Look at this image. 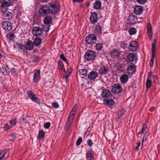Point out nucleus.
<instances>
[{
	"instance_id": "nucleus-1",
	"label": "nucleus",
	"mask_w": 160,
	"mask_h": 160,
	"mask_svg": "<svg viewBox=\"0 0 160 160\" xmlns=\"http://www.w3.org/2000/svg\"><path fill=\"white\" fill-rule=\"evenodd\" d=\"M49 7L46 6H42L38 10V14L40 17H43L50 13Z\"/></svg>"
},
{
	"instance_id": "nucleus-2",
	"label": "nucleus",
	"mask_w": 160,
	"mask_h": 160,
	"mask_svg": "<svg viewBox=\"0 0 160 160\" xmlns=\"http://www.w3.org/2000/svg\"><path fill=\"white\" fill-rule=\"evenodd\" d=\"M49 8L50 13L52 14H56L60 10V6L57 3L51 4Z\"/></svg>"
},
{
	"instance_id": "nucleus-3",
	"label": "nucleus",
	"mask_w": 160,
	"mask_h": 160,
	"mask_svg": "<svg viewBox=\"0 0 160 160\" xmlns=\"http://www.w3.org/2000/svg\"><path fill=\"white\" fill-rule=\"evenodd\" d=\"M86 41L89 44L92 45L97 41L96 36L93 34H90L85 38Z\"/></svg>"
},
{
	"instance_id": "nucleus-4",
	"label": "nucleus",
	"mask_w": 160,
	"mask_h": 160,
	"mask_svg": "<svg viewBox=\"0 0 160 160\" xmlns=\"http://www.w3.org/2000/svg\"><path fill=\"white\" fill-rule=\"evenodd\" d=\"M137 60V54L132 53L128 54L125 58V61L126 62L129 63L135 61Z\"/></svg>"
},
{
	"instance_id": "nucleus-5",
	"label": "nucleus",
	"mask_w": 160,
	"mask_h": 160,
	"mask_svg": "<svg viewBox=\"0 0 160 160\" xmlns=\"http://www.w3.org/2000/svg\"><path fill=\"white\" fill-rule=\"evenodd\" d=\"M27 95L29 98L34 102L38 104L41 103L40 100L37 98L34 93L31 91H28L27 92Z\"/></svg>"
},
{
	"instance_id": "nucleus-6",
	"label": "nucleus",
	"mask_w": 160,
	"mask_h": 160,
	"mask_svg": "<svg viewBox=\"0 0 160 160\" xmlns=\"http://www.w3.org/2000/svg\"><path fill=\"white\" fill-rule=\"evenodd\" d=\"M96 57L95 52L92 50L87 52L85 55V58L88 60H92Z\"/></svg>"
},
{
	"instance_id": "nucleus-7",
	"label": "nucleus",
	"mask_w": 160,
	"mask_h": 160,
	"mask_svg": "<svg viewBox=\"0 0 160 160\" xmlns=\"http://www.w3.org/2000/svg\"><path fill=\"white\" fill-rule=\"evenodd\" d=\"M138 44L135 41H132L129 42L128 46L129 50L132 52L137 51L138 49Z\"/></svg>"
},
{
	"instance_id": "nucleus-8",
	"label": "nucleus",
	"mask_w": 160,
	"mask_h": 160,
	"mask_svg": "<svg viewBox=\"0 0 160 160\" xmlns=\"http://www.w3.org/2000/svg\"><path fill=\"white\" fill-rule=\"evenodd\" d=\"M112 91L114 93H119L122 91V86L118 84H115L112 87Z\"/></svg>"
},
{
	"instance_id": "nucleus-9",
	"label": "nucleus",
	"mask_w": 160,
	"mask_h": 160,
	"mask_svg": "<svg viewBox=\"0 0 160 160\" xmlns=\"http://www.w3.org/2000/svg\"><path fill=\"white\" fill-rule=\"evenodd\" d=\"M1 25L2 28L5 30L10 31L12 28L11 23L8 21L2 22Z\"/></svg>"
},
{
	"instance_id": "nucleus-10",
	"label": "nucleus",
	"mask_w": 160,
	"mask_h": 160,
	"mask_svg": "<svg viewBox=\"0 0 160 160\" xmlns=\"http://www.w3.org/2000/svg\"><path fill=\"white\" fill-rule=\"evenodd\" d=\"M136 66L134 64L129 65L126 69L127 73L129 75H132L135 73L136 70Z\"/></svg>"
},
{
	"instance_id": "nucleus-11",
	"label": "nucleus",
	"mask_w": 160,
	"mask_h": 160,
	"mask_svg": "<svg viewBox=\"0 0 160 160\" xmlns=\"http://www.w3.org/2000/svg\"><path fill=\"white\" fill-rule=\"evenodd\" d=\"M1 9V12L4 16L8 17L7 18L9 20L12 19L13 14L12 13L5 9L3 8H2Z\"/></svg>"
},
{
	"instance_id": "nucleus-12",
	"label": "nucleus",
	"mask_w": 160,
	"mask_h": 160,
	"mask_svg": "<svg viewBox=\"0 0 160 160\" xmlns=\"http://www.w3.org/2000/svg\"><path fill=\"white\" fill-rule=\"evenodd\" d=\"M52 21L51 17L48 16H46L43 20L44 23L48 25L46 32H48L50 27V24Z\"/></svg>"
},
{
	"instance_id": "nucleus-13",
	"label": "nucleus",
	"mask_w": 160,
	"mask_h": 160,
	"mask_svg": "<svg viewBox=\"0 0 160 160\" xmlns=\"http://www.w3.org/2000/svg\"><path fill=\"white\" fill-rule=\"evenodd\" d=\"M127 20L129 24L130 25H133L135 24L137 22V18L134 15H131L129 16Z\"/></svg>"
},
{
	"instance_id": "nucleus-14",
	"label": "nucleus",
	"mask_w": 160,
	"mask_h": 160,
	"mask_svg": "<svg viewBox=\"0 0 160 160\" xmlns=\"http://www.w3.org/2000/svg\"><path fill=\"white\" fill-rule=\"evenodd\" d=\"M42 32L41 28L38 27H34L32 30V33L34 36H40Z\"/></svg>"
},
{
	"instance_id": "nucleus-15",
	"label": "nucleus",
	"mask_w": 160,
	"mask_h": 160,
	"mask_svg": "<svg viewBox=\"0 0 160 160\" xmlns=\"http://www.w3.org/2000/svg\"><path fill=\"white\" fill-rule=\"evenodd\" d=\"M121 54V51L118 49H114L110 53V56L112 58H116L118 57Z\"/></svg>"
},
{
	"instance_id": "nucleus-16",
	"label": "nucleus",
	"mask_w": 160,
	"mask_h": 160,
	"mask_svg": "<svg viewBox=\"0 0 160 160\" xmlns=\"http://www.w3.org/2000/svg\"><path fill=\"white\" fill-rule=\"evenodd\" d=\"M34 48V44L32 41L28 40L27 41L25 44V48L27 50L30 51Z\"/></svg>"
},
{
	"instance_id": "nucleus-17",
	"label": "nucleus",
	"mask_w": 160,
	"mask_h": 160,
	"mask_svg": "<svg viewBox=\"0 0 160 160\" xmlns=\"http://www.w3.org/2000/svg\"><path fill=\"white\" fill-rule=\"evenodd\" d=\"M102 25L98 23L96 26L95 29L94 30V32L97 35H101L102 34Z\"/></svg>"
},
{
	"instance_id": "nucleus-18",
	"label": "nucleus",
	"mask_w": 160,
	"mask_h": 160,
	"mask_svg": "<svg viewBox=\"0 0 160 160\" xmlns=\"http://www.w3.org/2000/svg\"><path fill=\"white\" fill-rule=\"evenodd\" d=\"M98 15L96 12H93L91 13L90 18V20L91 22L94 24L97 22Z\"/></svg>"
},
{
	"instance_id": "nucleus-19",
	"label": "nucleus",
	"mask_w": 160,
	"mask_h": 160,
	"mask_svg": "<svg viewBox=\"0 0 160 160\" xmlns=\"http://www.w3.org/2000/svg\"><path fill=\"white\" fill-rule=\"evenodd\" d=\"M40 79V71L38 70L35 71L33 75V80L34 82L37 83Z\"/></svg>"
},
{
	"instance_id": "nucleus-20",
	"label": "nucleus",
	"mask_w": 160,
	"mask_h": 160,
	"mask_svg": "<svg viewBox=\"0 0 160 160\" xmlns=\"http://www.w3.org/2000/svg\"><path fill=\"white\" fill-rule=\"evenodd\" d=\"M73 119V117H72L70 118L68 117L65 127V130L67 131L68 130L71 125Z\"/></svg>"
},
{
	"instance_id": "nucleus-21",
	"label": "nucleus",
	"mask_w": 160,
	"mask_h": 160,
	"mask_svg": "<svg viewBox=\"0 0 160 160\" xmlns=\"http://www.w3.org/2000/svg\"><path fill=\"white\" fill-rule=\"evenodd\" d=\"M103 102L105 105L109 107L112 106L115 103L114 101L112 99H104Z\"/></svg>"
},
{
	"instance_id": "nucleus-22",
	"label": "nucleus",
	"mask_w": 160,
	"mask_h": 160,
	"mask_svg": "<svg viewBox=\"0 0 160 160\" xmlns=\"http://www.w3.org/2000/svg\"><path fill=\"white\" fill-rule=\"evenodd\" d=\"M143 8L141 6H137L134 8V12L136 14H140L143 11Z\"/></svg>"
},
{
	"instance_id": "nucleus-23",
	"label": "nucleus",
	"mask_w": 160,
	"mask_h": 160,
	"mask_svg": "<svg viewBox=\"0 0 160 160\" xmlns=\"http://www.w3.org/2000/svg\"><path fill=\"white\" fill-rule=\"evenodd\" d=\"M147 28L148 34L149 37L150 39L151 40L152 38L153 33L151 25L150 23L148 22L147 23Z\"/></svg>"
},
{
	"instance_id": "nucleus-24",
	"label": "nucleus",
	"mask_w": 160,
	"mask_h": 160,
	"mask_svg": "<svg viewBox=\"0 0 160 160\" xmlns=\"http://www.w3.org/2000/svg\"><path fill=\"white\" fill-rule=\"evenodd\" d=\"M128 76L126 74L121 75L120 78V81L123 84L126 83L128 82Z\"/></svg>"
},
{
	"instance_id": "nucleus-25",
	"label": "nucleus",
	"mask_w": 160,
	"mask_h": 160,
	"mask_svg": "<svg viewBox=\"0 0 160 160\" xmlns=\"http://www.w3.org/2000/svg\"><path fill=\"white\" fill-rule=\"evenodd\" d=\"M98 76V73L96 71H92L90 72L88 75V78L90 80H94Z\"/></svg>"
},
{
	"instance_id": "nucleus-26",
	"label": "nucleus",
	"mask_w": 160,
	"mask_h": 160,
	"mask_svg": "<svg viewBox=\"0 0 160 160\" xmlns=\"http://www.w3.org/2000/svg\"><path fill=\"white\" fill-rule=\"evenodd\" d=\"M2 3V8L7 7L10 5L11 0H0Z\"/></svg>"
},
{
	"instance_id": "nucleus-27",
	"label": "nucleus",
	"mask_w": 160,
	"mask_h": 160,
	"mask_svg": "<svg viewBox=\"0 0 160 160\" xmlns=\"http://www.w3.org/2000/svg\"><path fill=\"white\" fill-rule=\"evenodd\" d=\"M111 95L110 92L108 89H104L103 90L101 93V96L103 98H108Z\"/></svg>"
},
{
	"instance_id": "nucleus-28",
	"label": "nucleus",
	"mask_w": 160,
	"mask_h": 160,
	"mask_svg": "<svg viewBox=\"0 0 160 160\" xmlns=\"http://www.w3.org/2000/svg\"><path fill=\"white\" fill-rule=\"evenodd\" d=\"M87 70L85 69H82L79 70V75L81 78H83L87 74Z\"/></svg>"
},
{
	"instance_id": "nucleus-29",
	"label": "nucleus",
	"mask_w": 160,
	"mask_h": 160,
	"mask_svg": "<svg viewBox=\"0 0 160 160\" xmlns=\"http://www.w3.org/2000/svg\"><path fill=\"white\" fill-rule=\"evenodd\" d=\"M108 71V68L105 66H103L100 68L99 70V72L101 74H107Z\"/></svg>"
},
{
	"instance_id": "nucleus-30",
	"label": "nucleus",
	"mask_w": 160,
	"mask_h": 160,
	"mask_svg": "<svg viewBox=\"0 0 160 160\" xmlns=\"http://www.w3.org/2000/svg\"><path fill=\"white\" fill-rule=\"evenodd\" d=\"M93 7L96 9H99L101 8V2L98 0H96L93 4Z\"/></svg>"
},
{
	"instance_id": "nucleus-31",
	"label": "nucleus",
	"mask_w": 160,
	"mask_h": 160,
	"mask_svg": "<svg viewBox=\"0 0 160 160\" xmlns=\"http://www.w3.org/2000/svg\"><path fill=\"white\" fill-rule=\"evenodd\" d=\"M33 43L34 45L35 46H38L41 43L42 39L40 38H36L34 40Z\"/></svg>"
},
{
	"instance_id": "nucleus-32",
	"label": "nucleus",
	"mask_w": 160,
	"mask_h": 160,
	"mask_svg": "<svg viewBox=\"0 0 160 160\" xmlns=\"http://www.w3.org/2000/svg\"><path fill=\"white\" fill-rule=\"evenodd\" d=\"M78 106L77 105H75L74 107L72 109V111L68 116V117H73V119L74 118V115L75 114L77 110Z\"/></svg>"
},
{
	"instance_id": "nucleus-33",
	"label": "nucleus",
	"mask_w": 160,
	"mask_h": 160,
	"mask_svg": "<svg viewBox=\"0 0 160 160\" xmlns=\"http://www.w3.org/2000/svg\"><path fill=\"white\" fill-rule=\"evenodd\" d=\"M87 159L88 160H93L94 158L92 151H89L87 154Z\"/></svg>"
},
{
	"instance_id": "nucleus-34",
	"label": "nucleus",
	"mask_w": 160,
	"mask_h": 160,
	"mask_svg": "<svg viewBox=\"0 0 160 160\" xmlns=\"http://www.w3.org/2000/svg\"><path fill=\"white\" fill-rule=\"evenodd\" d=\"M45 136V132L42 130L39 131L38 136V139H41L43 138Z\"/></svg>"
},
{
	"instance_id": "nucleus-35",
	"label": "nucleus",
	"mask_w": 160,
	"mask_h": 160,
	"mask_svg": "<svg viewBox=\"0 0 160 160\" xmlns=\"http://www.w3.org/2000/svg\"><path fill=\"white\" fill-rule=\"evenodd\" d=\"M128 32L129 34L130 35H132L135 34L137 32V30L135 28L133 27H131L129 29Z\"/></svg>"
},
{
	"instance_id": "nucleus-36",
	"label": "nucleus",
	"mask_w": 160,
	"mask_h": 160,
	"mask_svg": "<svg viewBox=\"0 0 160 160\" xmlns=\"http://www.w3.org/2000/svg\"><path fill=\"white\" fill-rule=\"evenodd\" d=\"M103 48V45L102 43H97L96 44V49L98 51H100Z\"/></svg>"
},
{
	"instance_id": "nucleus-37",
	"label": "nucleus",
	"mask_w": 160,
	"mask_h": 160,
	"mask_svg": "<svg viewBox=\"0 0 160 160\" xmlns=\"http://www.w3.org/2000/svg\"><path fill=\"white\" fill-rule=\"evenodd\" d=\"M8 151L7 150H5L2 151L0 153V160H2L5 157Z\"/></svg>"
},
{
	"instance_id": "nucleus-38",
	"label": "nucleus",
	"mask_w": 160,
	"mask_h": 160,
	"mask_svg": "<svg viewBox=\"0 0 160 160\" xmlns=\"http://www.w3.org/2000/svg\"><path fill=\"white\" fill-rule=\"evenodd\" d=\"M64 72L68 76L72 72V68L70 67L68 68L67 69V72L66 71L65 69H64Z\"/></svg>"
},
{
	"instance_id": "nucleus-39",
	"label": "nucleus",
	"mask_w": 160,
	"mask_h": 160,
	"mask_svg": "<svg viewBox=\"0 0 160 160\" xmlns=\"http://www.w3.org/2000/svg\"><path fill=\"white\" fill-rule=\"evenodd\" d=\"M151 85V81L150 79H147L146 82V86L147 88H149Z\"/></svg>"
},
{
	"instance_id": "nucleus-40",
	"label": "nucleus",
	"mask_w": 160,
	"mask_h": 160,
	"mask_svg": "<svg viewBox=\"0 0 160 160\" xmlns=\"http://www.w3.org/2000/svg\"><path fill=\"white\" fill-rule=\"evenodd\" d=\"M16 123L17 121L16 119H12L9 121V124L12 126H15Z\"/></svg>"
},
{
	"instance_id": "nucleus-41",
	"label": "nucleus",
	"mask_w": 160,
	"mask_h": 160,
	"mask_svg": "<svg viewBox=\"0 0 160 160\" xmlns=\"http://www.w3.org/2000/svg\"><path fill=\"white\" fill-rule=\"evenodd\" d=\"M17 47L20 49L22 50L25 47V45H24L21 42H18L17 44Z\"/></svg>"
},
{
	"instance_id": "nucleus-42",
	"label": "nucleus",
	"mask_w": 160,
	"mask_h": 160,
	"mask_svg": "<svg viewBox=\"0 0 160 160\" xmlns=\"http://www.w3.org/2000/svg\"><path fill=\"white\" fill-rule=\"evenodd\" d=\"M118 116L117 119V121H118V119L120 118V117H122L124 115V113L122 111H120L118 112Z\"/></svg>"
},
{
	"instance_id": "nucleus-43",
	"label": "nucleus",
	"mask_w": 160,
	"mask_h": 160,
	"mask_svg": "<svg viewBox=\"0 0 160 160\" xmlns=\"http://www.w3.org/2000/svg\"><path fill=\"white\" fill-rule=\"evenodd\" d=\"M128 46L127 44L124 42H122L121 43L120 46L123 49L126 48Z\"/></svg>"
},
{
	"instance_id": "nucleus-44",
	"label": "nucleus",
	"mask_w": 160,
	"mask_h": 160,
	"mask_svg": "<svg viewBox=\"0 0 160 160\" xmlns=\"http://www.w3.org/2000/svg\"><path fill=\"white\" fill-rule=\"evenodd\" d=\"M1 72L3 74H5L7 73V69L5 67H2L0 69Z\"/></svg>"
},
{
	"instance_id": "nucleus-45",
	"label": "nucleus",
	"mask_w": 160,
	"mask_h": 160,
	"mask_svg": "<svg viewBox=\"0 0 160 160\" xmlns=\"http://www.w3.org/2000/svg\"><path fill=\"white\" fill-rule=\"evenodd\" d=\"M60 58L62 59L63 61L66 62V63H68V61L66 58L65 57L64 55L61 54L60 56Z\"/></svg>"
},
{
	"instance_id": "nucleus-46",
	"label": "nucleus",
	"mask_w": 160,
	"mask_h": 160,
	"mask_svg": "<svg viewBox=\"0 0 160 160\" xmlns=\"http://www.w3.org/2000/svg\"><path fill=\"white\" fill-rule=\"evenodd\" d=\"M82 141V138L81 137L79 138L76 142V145L77 146L79 145L81 143Z\"/></svg>"
},
{
	"instance_id": "nucleus-47",
	"label": "nucleus",
	"mask_w": 160,
	"mask_h": 160,
	"mask_svg": "<svg viewBox=\"0 0 160 160\" xmlns=\"http://www.w3.org/2000/svg\"><path fill=\"white\" fill-rule=\"evenodd\" d=\"M137 2L139 4H143L147 2V0H136Z\"/></svg>"
},
{
	"instance_id": "nucleus-48",
	"label": "nucleus",
	"mask_w": 160,
	"mask_h": 160,
	"mask_svg": "<svg viewBox=\"0 0 160 160\" xmlns=\"http://www.w3.org/2000/svg\"><path fill=\"white\" fill-rule=\"evenodd\" d=\"M52 106L55 108H57L59 107V105L56 102H53L52 103Z\"/></svg>"
},
{
	"instance_id": "nucleus-49",
	"label": "nucleus",
	"mask_w": 160,
	"mask_h": 160,
	"mask_svg": "<svg viewBox=\"0 0 160 160\" xmlns=\"http://www.w3.org/2000/svg\"><path fill=\"white\" fill-rule=\"evenodd\" d=\"M58 65L60 69H62L63 67V64L62 61H60L58 63Z\"/></svg>"
},
{
	"instance_id": "nucleus-50",
	"label": "nucleus",
	"mask_w": 160,
	"mask_h": 160,
	"mask_svg": "<svg viewBox=\"0 0 160 160\" xmlns=\"http://www.w3.org/2000/svg\"><path fill=\"white\" fill-rule=\"evenodd\" d=\"M149 132H146L144 133V138H145V141H146L147 138L149 135Z\"/></svg>"
},
{
	"instance_id": "nucleus-51",
	"label": "nucleus",
	"mask_w": 160,
	"mask_h": 160,
	"mask_svg": "<svg viewBox=\"0 0 160 160\" xmlns=\"http://www.w3.org/2000/svg\"><path fill=\"white\" fill-rule=\"evenodd\" d=\"M50 122H47L44 125V127L46 129H48L50 126Z\"/></svg>"
},
{
	"instance_id": "nucleus-52",
	"label": "nucleus",
	"mask_w": 160,
	"mask_h": 160,
	"mask_svg": "<svg viewBox=\"0 0 160 160\" xmlns=\"http://www.w3.org/2000/svg\"><path fill=\"white\" fill-rule=\"evenodd\" d=\"M11 128V127L8 124H6L4 126L3 128L5 130H9Z\"/></svg>"
},
{
	"instance_id": "nucleus-53",
	"label": "nucleus",
	"mask_w": 160,
	"mask_h": 160,
	"mask_svg": "<svg viewBox=\"0 0 160 160\" xmlns=\"http://www.w3.org/2000/svg\"><path fill=\"white\" fill-rule=\"evenodd\" d=\"M156 42L153 43L152 44V51H155Z\"/></svg>"
},
{
	"instance_id": "nucleus-54",
	"label": "nucleus",
	"mask_w": 160,
	"mask_h": 160,
	"mask_svg": "<svg viewBox=\"0 0 160 160\" xmlns=\"http://www.w3.org/2000/svg\"><path fill=\"white\" fill-rule=\"evenodd\" d=\"M90 133V131H86L84 134V138L86 137V138L88 136Z\"/></svg>"
},
{
	"instance_id": "nucleus-55",
	"label": "nucleus",
	"mask_w": 160,
	"mask_h": 160,
	"mask_svg": "<svg viewBox=\"0 0 160 160\" xmlns=\"http://www.w3.org/2000/svg\"><path fill=\"white\" fill-rule=\"evenodd\" d=\"M87 144L89 146H92V145L93 143L92 141L91 140L89 139L87 141Z\"/></svg>"
},
{
	"instance_id": "nucleus-56",
	"label": "nucleus",
	"mask_w": 160,
	"mask_h": 160,
	"mask_svg": "<svg viewBox=\"0 0 160 160\" xmlns=\"http://www.w3.org/2000/svg\"><path fill=\"white\" fill-rule=\"evenodd\" d=\"M154 59H151L150 62V66L152 68L153 66Z\"/></svg>"
},
{
	"instance_id": "nucleus-57",
	"label": "nucleus",
	"mask_w": 160,
	"mask_h": 160,
	"mask_svg": "<svg viewBox=\"0 0 160 160\" xmlns=\"http://www.w3.org/2000/svg\"><path fill=\"white\" fill-rule=\"evenodd\" d=\"M137 146L136 147L135 149L137 150L138 151L139 150V147L140 145L141 142H138L137 143Z\"/></svg>"
},
{
	"instance_id": "nucleus-58",
	"label": "nucleus",
	"mask_w": 160,
	"mask_h": 160,
	"mask_svg": "<svg viewBox=\"0 0 160 160\" xmlns=\"http://www.w3.org/2000/svg\"><path fill=\"white\" fill-rule=\"evenodd\" d=\"M155 51H152V58L151 59H154V58L155 57Z\"/></svg>"
},
{
	"instance_id": "nucleus-59",
	"label": "nucleus",
	"mask_w": 160,
	"mask_h": 160,
	"mask_svg": "<svg viewBox=\"0 0 160 160\" xmlns=\"http://www.w3.org/2000/svg\"><path fill=\"white\" fill-rule=\"evenodd\" d=\"M11 136L12 137V139L10 140V141H12L16 138V136L15 135L14 133H12L11 134Z\"/></svg>"
},
{
	"instance_id": "nucleus-60",
	"label": "nucleus",
	"mask_w": 160,
	"mask_h": 160,
	"mask_svg": "<svg viewBox=\"0 0 160 160\" xmlns=\"http://www.w3.org/2000/svg\"><path fill=\"white\" fill-rule=\"evenodd\" d=\"M147 128V125L145 123H143L142 125V129L145 131Z\"/></svg>"
},
{
	"instance_id": "nucleus-61",
	"label": "nucleus",
	"mask_w": 160,
	"mask_h": 160,
	"mask_svg": "<svg viewBox=\"0 0 160 160\" xmlns=\"http://www.w3.org/2000/svg\"><path fill=\"white\" fill-rule=\"evenodd\" d=\"M72 2L74 3H75L77 2H83V0H73Z\"/></svg>"
},
{
	"instance_id": "nucleus-62",
	"label": "nucleus",
	"mask_w": 160,
	"mask_h": 160,
	"mask_svg": "<svg viewBox=\"0 0 160 160\" xmlns=\"http://www.w3.org/2000/svg\"><path fill=\"white\" fill-rule=\"evenodd\" d=\"M144 131H145L144 130H143L142 129H141V131L138 132V135H139L140 134H142L144 132Z\"/></svg>"
},
{
	"instance_id": "nucleus-63",
	"label": "nucleus",
	"mask_w": 160,
	"mask_h": 160,
	"mask_svg": "<svg viewBox=\"0 0 160 160\" xmlns=\"http://www.w3.org/2000/svg\"><path fill=\"white\" fill-rule=\"evenodd\" d=\"M144 141H145V138H144V137H143V138L142 140V145H143V142Z\"/></svg>"
},
{
	"instance_id": "nucleus-64",
	"label": "nucleus",
	"mask_w": 160,
	"mask_h": 160,
	"mask_svg": "<svg viewBox=\"0 0 160 160\" xmlns=\"http://www.w3.org/2000/svg\"><path fill=\"white\" fill-rule=\"evenodd\" d=\"M12 71L14 72H16V71H17L16 70L15 68H12Z\"/></svg>"
}]
</instances>
